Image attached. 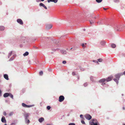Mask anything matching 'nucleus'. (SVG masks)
<instances>
[{"label": "nucleus", "mask_w": 125, "mask_h": 125, "mask_svg": "<svg viewBox=\"0 0 125 125\" xmlns=\"http://www.w3.org/2000/svg\"><path fill=\"white\" fill-rule=\"evenodd\" d=\"M123 75V74L122 73H118L115 75V78H114L113 80L117 84L118 83V80L120 76Z\"/></svg>", "instance_id": "1"}, {"label": "nucleus", "mask_w": 125, "mask_h": 125, "mask_svg": "<svg viewBox=\"0 0 125 125\" xmlns=\"http://www.w3.org/2000/svg\"><path fill=\"white\" fill-rule=\"evenodd\" d=\"M97 122V120L94 119L92 120L90 123L91 125H98Z\"/></svg>", "instance_id": "2"}, {"label": "nucleus", "mask_w": 125, "mask_h": 125, "mask_svg": "<svg viewBox=\"0 0 125 125\" xmlns=\"http://www.w3.org/2000/svg\"><path fill=\"white\" fill-rule=\"evenodd\" d=\"M9 96H10V97L12 99H13V95L10 93H6L3 95V96L4 97H6Z\"/></svg>", "instance_id": "3"}, {"label": "nucleus", "mask_w": 125, "mask_h": 125, "mask_svg": "<svg viewBox=\"0 0 125 125\" xmlns=\"http://www.w3.org/2000/svg\"><path fill=\"white\" fill-rule=\"evenodd\" d=\"M88 120H90L92 118L91 116L89 114H86L84 116Z\"/></svg>", "instance_id": "4"}, {"label": "nucleus", "mask_w": 125, "mask_h": 125, "mask_svg": "<svg viewBox=\"0 0 125 125\" xmlns=\"http://www.w3.org/2000/svg\"><path fill=\"white\" fill-rule=\"evenodd\" d=\"M64 99V96L62 95L60 96L59 98V101L60 102L63 101Z\"/></svg>", "instance_id": "5"}, {"label": "nucleus", "mask_w": 125, "mask_h": 125, "mask_svg": "<svg viewBox=\"0 0 125 125\" xmlns=\"http://www.w3.org/2000/svg\"><path fill=\"white\" fill-rule=\"evenodd\" d=\"M22 106L24 107L29 108L32 107V106L31 105H27L24 103H22Z\"/></svg>", "instance_id": "6"}, {"label": "nucleus", "mask_w": 125, "mask_h": 125, "mask_svg": "<svg viewBox=\"0 0 125 125\" xmlns=\"http://www.w3.org/2000/svg\"><path fill=\"white\" fill-rule=\"evenodd\" d=\"M113 78L112 76H111L108 77L107 79H106V81L107 82H108L111 80Z\"/></svg>", "instance_id": "7"}, {"label": "nucleus", "mask_w": 125, "mask_h": 125, "mask_svg": "<svg viewBox=\"0 0 125 125\" xmlns=\"http://www.w3.org/2000/svg\"><path fill=\"white\" fill-rule=\"evenodd\" d=\"M52 27V25L51 24H47L46 25V28L47 29H49Z\"/></svg>", "instance_id": "8"}, {"label": "nucleus", "mask_w": 125, "mask_h": 125, "mask_svg": "<svg viewBox=\"0 0 125 125\" xmlns=\"http://www.w3.org/2000/svg\"><path fill=\"white\" fill-rule=\"evenodd\" d=\"M17 22L20 24L22 25L23 24V22L22 20L20 19H18L17 20Z\"/></svg>", "instance_id": "9"}, {"label": "nucleus", "mask_w": 125, "mask_h": 125, "mask_svg": "<svg viewBox=\"0 0 125 125\" xmlns=\"http://www.w3.org/2000/svg\"><path fill=\"white\" fill-rule=\"evenodd\" d=\"M106 81V79L104 78H103L100 80L99 81V82L100 83H103L105 82Z\"/></svg>", "instance_id": "10"}, {"label": "nucleus", "mask_w": 125, "mask_h": 125, "mask_svg": "<svg viewBox=\"0 0 125 125\" xmlns=\"http://www.w3.org/2000/svg\"><path fill=\"white\" fill-rule=\"evenodd\" d=\"M1 121L3 123H6V120L4 116H3L2 117L1 119Z\"/></svg>", "instance_id": "11"}, {"label": "nucleus", "mask_w": 125, "mask_h": 125, "mask_svg": "<svg viewBox=\"0 0 125 125\" xmlns=\"http://www.w3.org/2000/svg\"><path fill=\"white\" fill-rule=\"evenodd\" d=\"M58 1V0H48V2L49 3L50 2H53L54 3H56Z\"/></svg>", "instance_id": "12"}, {"label": "nucleus", "mask_w": 125, "mask_h": 125, "mask_svg": "<svg viewBox=\"0 0 125 125\" xmlns=\"http://www.w3.org/2000/svg\"><path fill=\"white\" fill-rule=\"evenodd\" d=\"M115 29L117 31H121V29L120 28V26H118L116 27L115 28Z\"/></svg>", "instance_id": "13"}, {"label": "nucleus", "mask_w": 125, "mask_h": 125, "mask_svg": "<svg viewBox=\"0 0 125 125\" xmlns=\"http://www.w3.org/2000/svg\"><path fill=\"white\" fill-rule=\"evenodd\" d=\"M4 78L7 80H8L9 78L7 74H5L4 75Z\"/></svg>", "instance_id": "14"}, {"label": "nucleus", "mask_w": 125, "mask_h": 125, "mask_svg": "<svg viewBox=\"0 0 125 125\" xmlns=\"http://www.w3.org/2000/svg\"><path fill=\"white\" fill-rule=\"evenodd\" d=\"M44 118L42 117L40 118L39 119V121L40 123H42L43 121L44 120Z\"/></svg>", "instance_id": "15"}, {"label": "nucleus", "mask_w": 125, "mask_h": 125, "mask_svg": "<svg viewBox=\"0 0 125 125\" xmlns=\"http://www.w3.org/2000/svg\"><path fill=\"white\" fill-rule=\"evenodd\" d=\"M5 27L4 26H0V30L1 31H3L4 30Z\"/></svg>", "instance_id": "16"}, {"label": "nucleus", "mask_w": 125, "mask_h": 125, "mask_svg": "<svg viewBox=\"0 0 125 125\" xmlns=\"http://www.w3.org/2000/svg\"><path fill=\"white\" fill-rule=\"evenodd\" d=\"M24 116L25 117V119H27L28 117L29 116V115L28 114H26L24 115Z\"/></svg>", "instance_id": "17"}, {"label": "nucleus", "mask_w": 125, "mask_h": 125, "mask_svg": "<svg viewBox=\"0 0 125 125\" xmlns=\"http://www.w3.org/2000/svg\"><path fill=\"white\" fill-rule=\"evenodd\" d=\"M100 44L101 45L103 46H104L105 45V41H101L100 42Z\"/></svg>", "instance_id": "18"}, {"label": "nucleus", "mask_w": 125, "mask_h": 125, "mask_svg": "<svg viewBox=\"0 0 125 125\" xmlns=\"http://www.w3.org/2000/svg\"><path fill=\"white\" fill-rule=\"evenodd\" d=\"M61 53H62L63 54H65L66 53V51L64 50L61 51Z\"/></svg>", "instance_id": "19"}, {"label": "nucleus", "mask_w": 125, "mask_h": 125, "mask_svg": "<svg viewBox=\"0 0 125 125\" xmlns=\"http://www.w3.org/2000/svg\"><path fill=\"white\" fill-rule=\"evenodd\" d=\"M29 53L28 52H26L23 54V55L24 56H27L29 54Z\"/></svg>", "instance_id": "20"}, {"label": "nucleus", "mask_w": 125, "mask_h": 125, "mask_svg": "<svg viewBox=\"0 0 125 125\" xmlns=\"http://www.w3.org/2000/svg\"><path fill=\"white\" fill-rule=\"evenodd\" d=\"M111 46L112 48H115L116 47V45L115 44H111Z\"/></svg>", "instance_id": "21"}, {"label": "nucleus", "mask_w": 125, "mask_h": 125, "mask_svg": "<svg viewBox=\"0 0 125 125\" xmlns=\"http://www.w3.org/2000/svg\"><path fill=\"white\" fill-rule=\"evenodd\" d=\"M25 122L26 123H28V124L29 123H30V121L29 119H25Z\"/></svg>", "instance_id": "22"}, {"label": "nucleus", "mask_w": 125, "mask_h": 125, "mask_svg": "<svg viewBox=\"0 0 125 125\" xmlns=\"http://www.w3.org/2000/svg\"><path fill=\"white\" fill-rule=\"evenodd\" d=\"M43 74V72L42 71H41L39 72V75H42Z\"/></svg>", "instance_id": "23"}, {"label": "nucleus", "mask_w": 125, "mask_h": 125, "mask_svg": "<svg viewBox=\"0 0 125 125\" xmlns=\"http://www.w3.org/2000/svg\"><path fill=\"white\" fill-rule=\"evenodd\" d=\"M12 52L11 51V52L8 55V56L9 57L10 56L12 55Z\"/></svg>", "instance_id": "24"}, {"label": "nucleus", "mask_w": 125, "mask_h": 125, "mask_svg": "<svg viewBox=\"0 0 125 125\" xmlns=\"http://www.w3.org/2000/svg\"><path fill=\"white\" fill-rule=\"evenodd\" d=\"M96 1L98 3H100L102 1V0H96Z\"/></svg>", "instance_id": "25"}, {"label": "nucleus", "mask_w": 125, "mask_h": 125, "mask_svg": "<svg viewBox=\"0 0 125 125\" xmlns=\"http://www.w3.org/2000/svg\"><path fill=\"white\" fill-rule=\"evenodd\" d=\"M44 5L42 3H40L39 4V5L40 6H42L43 7V6Z\"/></svg>", "instance_id": "26"}, {"label": "nucleus", "mask_w": 125, "mask_h": 125, "mask_svg": "<svg viewBox=\"0 0 125 125\" xmlns=\"http://www.w3.org/2000/svg\"><path fill=\"white\" fill-rule=\"evenodd\" d=\"M98 62H101L102 61V59H98Z\"/></svg>", "instance_id": "27"}, {"label": "nucleus", "mask_w": 125, "mask_h": 125, "mask_svg": "<svg viewBox=\"0 0 125 125\" xmlns=\"http://www.w3.org/2000/svg\"><path fill=\"white\" fill-rule=\"evenodd\" d=\"M47 108L48 110H49L51 108V107L50 106H47Z\"/></svg>", "instance_id": "28"}, {"label": "nucleus", "mask_w": 125, "mask_h": 125, "mask_svg": "<svg viewBox=\"0 0 125 125\" xmlns=\"http://www.w3.org/2000/svg\"><path fill=\"white\" fill-rule=\"evenodd\" d=\"M93 62H94L97 63L98 64H99L98 62L96 60H93Z\"/></svg>", "instance_id": "29"}, {"label": "nucleus", "mask_w": 125, "mask_h": 125, "mask_svg": "<svg viewBox=\"0 0 125 125\" xmlns=\"http://www.w3.org/2000/svg\"><path fill=\"white\" fill-rule=\"evenodd\" d=\"M68 125H75V124L74 123H70Z\"/></svg>", "instance_id": "30"}, {"label": "nucleus", "mask_w": 125, "mask_h": 125, "mask_svg": "<svg viewBox=\"0 0 125 125\" xmlns=\"http://www.w3.org/2000/svg\"><path fill=\"white\" fill-rule=\"evenodd\" d=\"M82 123L83 124H85V123L84 121L83 120H82L81 121Z\"/></svg>", "instance_id": "31"}, {"label": "nucleus", "mask_w": 125, "mask_h": 125, "mask_svg": "<svg viewBox=\"0 0 125 125\" xmlns=\"http://www.w3.org/2000/svg\"><path fill=\"white\" fill-rule=\"evenodd\" d=\"M72 74L73 75H75V72H73L72 73Z\"/></svg>", "instance_id": "32"}, {"label": "nucleus", "mask_w": 125, "mask_h": 125, "mask_svg": "<svg viewBox=\"0 0 125 125\" xmlns=\"http://www.w3.org/2000/svg\"><path fill=\"white\" fill-rule=\"evenodd\" d=\"M82 46H83V47L84 48H85V46L84 45V44H82Z\"/></svg>", "instance_id": "33"}, {"label": "nucleus", "mask_w": 125, "mask_h": 125, "mask_svg": "<svg viewBox=\"0 0 125 125\" xmlns=\"http://www.w3.org/2000/svg\"><path fill=\"white\" fill-rule=\"evenodd\" d=\"M62 63L64 64H65L66 63V62L65 61H63Z\"/></svg>", "instance_id": "34"}, {"label": "nucleus", "mask_w": 125, "mask_h": 125, "mask_svg": "<svg viewBox=\"0 0 125 125\" xmlns=\"http://www.w3.org/2000/svg\"><path fill=\"white\" fill-rule=\"evenodd\" d=\"M90 22L91 24H92L94 23V22L92 21H90Z\"/></svg>", "instance_id": "35"}, {"label": "nucleus", "mask_w": 125, "mask_h": 125, "mask_svg": "<svg viewBox=\"0 0 125 125\" xmlns=\"http://www.w3.org/2000/svg\"><path fill=\"white\" fill-rule=\"evenodd\" d=\"M43 7L46 9H47V7L45 5H44Z\"/></svg>", "instance_id": "36"}, {"label": "nucleus", "mask_w": 125, "mask_h": 125, "mask_svg": "<svg viewBox=\"0 0 125 125\" xmlns=\"http://www.w3.org/2000/svg\"><path fill=\"white\" fill-rule=\"evenodd\" d=\"M3 114L4 115H6V112H3Z\"/></svg>", "instance_id": "37"}, {"label": "nucleus", "mask_w": 125, "mask_h": 125, "mask_svg": "<svg viewBox=\"0 0 125 125\" xmlns=\"http://www.w3.org/2000/svg\"><path fill=\"white\" fill-rule=\"evenodd\" d=\"M13 113L12 112H11L9 114V115L11 116L13 114Z\"/></svg>", "instance_id": "38"}, {"label": "nucleus", "mask_w": 125, "mask_h": 125, "mask_svg": "<svg viewBox=\"0 0 125 125\" xmlns=\"http://www.w3.org/2000/svg\"><path fill=\"white\" fill-rule=\"evenodd\" d=\"M105 84V83H104V82L102 83V84L103 85H104Z\"/></svg>", "instance_id": "39"}, {"label": "nucleus", "mask_w": 125, "mask_h": 125, "mask_svg": "<svg viewBox=\"0 0 125 125\" xmlns=\"http://www.w3.org/2000/svg\"><path fill=\"white\" fill-rule=\"evenodd\" d=\"M77 79L78 80H79V76L78 75L77 76Z\"/></svg>", "instance_id": "40"}, {"label": "nucleus", "mask_w": 125, "mask_h": 125, "mask_svg": "<svg viewBox=\"0 0 125 125\" xmlns=\"http://www.w3.org/2000/svg\"><path fill=\"white\" fill-rule=\"evenodd\" d=\"M1 91L0 90V96H1Z\"/></svg>", "instance_id": "41"}, {"label": "nucleus", "mask_w": 125, "mask_h": 125, "mask_svg": "<svg viewBox=\"0 0 125 125\" xmlns=\"http://www.w3.org/2000/svg\"><path fill=\"white\" fill-rule=\"evenodd\" d=\"M103 9L104 10H107V8H103Z\"/></svg>", "instance_id": "42"}, {"label": "nucleus", "mask_w": 125, "mask_h": 125, "mask_svg": "<svg viewBox=\"0 0 125 125\" xmlns=\"http://www.w3.org/2000/svg\"><path fill=\"white\" fill-rule=\"evenodd\" d=\"M83 116V115H80V117H82V116Z\"/></svg>", "instance_id": "43"}, {"label": "nucleus", "mask_w": 125, "mask_h": 125, "mask_svg": "<svg viewBox=\"0 0 125 125\" xmlns=\"http://www.w3.org/2000/svg\"><path fill=\"white\" fill-rule=\"evenodd\" d=\"M123 109L124 110H125V107H123Z\"/></svg>", "instance_id": "44"}, {"label": "nucleus", "mask_w": 125, "mask_h": 125, "mask_svg": "<svg viewBox=\"0 0 125 125\" xmlns=\"http://www.w3.org/2000/svg\"><path fill=\"white\" fill-rule=\"evenodd\" d=\"M47 125H51L50 124H47Z\"/></svg>", "instance_id": "45"}, {"label": "nucleus", "mask_w": 125, "mask_h": 125, "mask_svg": "<svg viewBox=\"0 0 125 125\" xmlns=\"http://www.w3.org/2000/svg\"><path fill=\"white\" fill-rule=\"evenodd\" d=\"M124 74L125 75V71L124 72Z\"/></svg>", "instance_id": "46"}, {"label": "nucleus", "mask_w": 125, "mask_h": 125, "mask_svg": "<svg viewBox=\"0 0 125 125\" xmlns=\"http://www.w3.org/2000/svg\"><path fill=\"white\" fill-rule=\"evenodd\" d=\"M42 1H43L44 0H41Z\"/></svg>", "instance_id": "47"}, {"label": "nucleus", "mask_w": 125, "mask_h": 125, "mask_svg": "<svg viewBox=\"0 0 125 125\" xmlns=\"http://www.w3.org/2000/svg\"><path fill=\"white\" fill-rule=\"evenodd\" d=\"M122 125H125V124H123Z\"/></svg>", "instance_id": "48"}, {"label": "nucleus", "mask_w": 125, "mask_h": 125, "mask_svg": "<svg viewBox=\"0 0 125 125\" xmlns=\"http://www.w3.org/2000/svg\"><path fill=\"white\" fill-rule=\"evenodd\" d=\"M4 125H7L6 124H5Z\"/></svg>", "instance_id": "49"}, {"label": "nucleus", "mask_w": 125, "mask_h": 125, "mask_svg": "<svg viewBox=\"0 0 125 125\" xmlns=\"http://www.w3.org/2000/svg\"><path fill=\"white\" fill-rule=\"evenodd\" d=\"M72 49V48H71V49Z\"/></svg>", "instance_id": "50"}]
</instances>
